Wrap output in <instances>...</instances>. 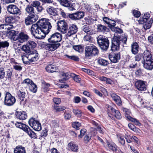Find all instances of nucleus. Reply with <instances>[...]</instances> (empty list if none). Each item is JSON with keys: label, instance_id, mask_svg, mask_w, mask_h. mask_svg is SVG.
<instances>
[{"label": "nucleus", "instance_id": "3c124183", "mask_svg": "<svg viewBox=\"0 0 153 153\" xmlns=\"http://www.w3.org/2000/svg\"><path fill=\"white\" fill-rule=\"evenodd\" d=\"M15 21V18L14 17L12 16L7 17L5 19L6 22L9 23H13Z\"/></svg>", "mask_w": 153, "mask_h": 153}, {"label": "nucleus", "instance_id": "6e6d98bb", "mask_svg": "<svg viewBox=\"0 0 153 153\" xmlns=\"http://www.w3.org/2000/svg\"><path fill=\"white\" fill-rule=\"evenodd\" d=\"M130 117V119L129 120L133 123L135 125L138 126H140L141 125V124L139 122V120L133 118L131 117Z\"/></svg>", "mask_w": 153, "mask_h": 153}, {"label": "nucleus", "instance_id": "ddd939ff", "mask_svg": "<svg viewBox=\"0 0 153 153\" xmlns=\"http://www.w3.org/2000/svg\"><path fill=\"white\" fill-rule=\"evenodd\" d=\"M78 30V28L76 25L72 24L69 27V30L68 33L65 35V39H68V38L74 34Z\"/></svg>", "mask_w": 153, "mask_h": 153}, {"label": "nucleus", "instance_id": "cd10ccee", "mask_svg": "<svg viewBox=\"0 0 153 153\" xmlns=\"http://www.w3.org/2000/svg\"><path fill=\"white\" fill-rule=\"evenodd\" d=\"M68 147L69 150L75 152H77L78 149L77 145L72 142L68 143Z\"/></svg>", "mask_w": 153, "mask_h": 153}, {"label": "nucleus", "instance_id": "c756f323", "mask_svg": "<svg viewBox=\"0 0 153 153\" xmlns=\"http://www.w3.org/2000/svg\"><path fill=\"white\" fill-rule=\"evenodd\" d=\"M131 51L134 54H136L138 52L139 46L136 42L133 43L131 45Z\"/></svg>", "mask_w": 153, "mask_h": 153}, {"label": "nucleus", "instance_id": "69168bd1", "mask_svg": "<svg viewBox=\"0 0 153 153\" xmlns=\"http://www.w3.org/2000/svg\"><path fill=\"white\" fill-rule=\"evenodd\" d=\"M6 78L10 79L12 76V70L11 69H8L7 70L6 69Z\"/></svg>", "mask_w": 153, "mask_h": 153}, {"label": "nucleus", "instance_id": "2f4dec72", "mask_svg": "<svg viewBox=\"0 0 153 153\" xmlns=\"http://www.w3.org/2000/svg\"><path fill=\"white\" fill-rule=\"evenodd\" d=\"M14 153H26L25 148L22 146H18L14 149Z\"/></svg>", "mask_w": 153, "mask_h": 153}, {"label": "nucleus", "instance_id": "7c9ffc66", "mask_svg": "<svg viewBox=\"0 0 153 153\" xmlns=\"http://www.w3.org/2000/svg\"><path fill=\"white\" fill-rule=\"evenodd\" d=\"M150 16V14L149 13H146L145 14L144 16L142 17H141L138 20L139 23L141 24H143L148 20L150 19L149 18Z\"/></svg>", "mask_w": 153, "mask_h": 153}, {"label": "nucleus", "instance_id": "9d476101", "mask_svg": "<svg viewBox=\"0 0 153 153\" xmlns=\"http://www.w3.org/2000/svg\"><path fill=\"white\" fill-rule=\"evenodd\" d=\"M30 126L35 130L39 131L41 129V126L38 121L35 120L34 118H31L28 121Z\"/></svg>", "mask_w": 153, "mask_h": 153}, {"label": "nucleus", "instance_id": "052dcab7", "mask_svg": "<svg viewBox=\"0 0 153 153\" xmlns=\"http://www.w3.org/2000/svg\"><path fill=\"white\" fill-rule=\"evenodd\" d=\"M71 76L73 78L74 80L77 82H79L81 81V79L79 76L74 74H71Z\"/></svg>", "mask_w": 153, "mask_h": 153}, {"label": "nucleus", "instance_id": "9b49d317", "mask_svg": "<svg viewBox=\"0 0 153 153\" xmlns=\"http://www.w3.org/2000/svg\"><path fill=\"white\" fill-rule=\"evenodd\" d=\"M29 39L28 36L23 33H19L16 41L14 42L13 46L18 45V46L20 45V43H22L26 41Z\"/></svg>", "mask_w": 153, "mask_h": 153}, {"label": "nucleus", "instance_id": "6e6552de", "mask_svg": "<svg viewBox=\"0 0 153 153\" xmlns=\"http://www.w3.org/2000/svg\"><path fill=\"white\" fill-rule=\"evenodd\" d=\"M62 5L68 7V9L71 10H75V4L73 1L68 0H57Z\"/></svg>", "mask_w": 153, "mask_h": 153}, {"label": "nucleus", "instance_id": "f8f14e48", "mask_svg": "<svg viewBox=\"0 0 153 153\" xmlns=\"http://www.w3.org/2000/svg\"><path fill=\"white\" fill-rule=\"evenodd\" d=\"M8 12L10 14L19 15L21 13L20 10L16 5L10 4L7 7Z\"/></svg>", "mask_w": 153, "mask_h": 153}, {"label": "nucleus", "instance_id": "a878e982", "mask_svg": "<svg viewBox=\"0 0 153 153\" xmlns=\"http://www.w3.org/2000/svg\"><path fill=\"white\" fill-rule=\"evenodd\" d=\"M71 74L69 73H61L60 75L61 79L59 80V81L61 82H64L66 80L70 78L71 76Z\"/></svg>", "mask_w": 153, "mask_h": 153}, {"label": "nucleus", "instance_id": "c85d7f7f", "mask_svg": "<svg viewBox=\"0 0 153 153\" xmlns=\"http://www.w3.org/2000/svg\"><path fill=\"white\" fill-rule=\"evenodd\" d=\"M46 11L50 15L56 16L58 15V11L57 9L53 7L48 8Z\"/></svg>", "mask_w": 153, "mask_h": 153}, {"label": "nucleus", "instance_id": "8fccbe9b", "mask_svg": "<svg viewBox=\"0 0 153 153\" xmlns=\"http://www.w3.org/2000/svg\"><path fill=\"white\" fill-rule=\"evenodd\" d=\"M73 112L76 116L78 117H80L82 114V112L81 110L77 109H73Z\"/></svg>", "mask_w": 153, "mask_h": 153}, {"label": "nucleus", "instance_id": "20e7f679", "mask_svg": "<svg viewBox=\"0 0 153 153\" xmlns=\"http://www.w3.org/2000/svg\"><path fill=\"white\" fill-rule=\"evenodd\" d=\"M98 53V49L94 45L90 44L85 48V56L88 58H90L93 56L97 55Z\"/></svg>", "mask_w": 153, "mask_h": 153}, {"label": "nucleus", "instance_id": "f704fd0d", "mask_svg": "<svg viewBox=\"0 0 153 153\" xmlns=\"http://www.w3.org/2000/svg\"><path fill=\"white\" fill-rule=\"evenodd\" d=\"M25 10L29 14V15H35V14L34 9L31 5H27L25 9Z\"/></svg>", "mask_w": 153, "mask_h": 153}, {"label": "nucleus", "instance_id": "4d7b16f0", "mask_svg": "<svg viewBox=\"0 0 153 153\" xmlns=\"http://www.w3.org/2000/svg\"><path fill=\"white\" fill-rule=\"evenodd\" d=\"M6 68L5 67L0 68V79L4 78L5 76Z\"/></svg>", "mask_w": 153, "mask_h": 153}, {"label": "nucleus", "instance_id": "a19ab883", "mask_svg": "<svg viewBox=\"0 0 153 153\" xmlns=\"http://www.w3.org/2000/svg\"><path fill=\"white\" fill-rule=\"evenodd\" d=\"M143 60L150 58L153 56L151 54V52L148 50H146L144 51L143 54Z\"/></svg>", "mask_w": 153, "mask_h": 153}, {"label": "nucleus", "instance_id": "4468645a", "mask_svg": "<svg viewBox=\"0 0 153 153\" xmlns=\"http://www.w3.org/2000/svg\"><path fill=\"white\" fill-rule=\"evenodd\" d=\"M29 59L30 63L35 62L39 59V55L36 51H32L30 53L28 54Z\"/></svg>", "mask_w": 153, "mask_h": 153}, {"label": "nucleus", "instance_id": "603ef678", "mask_svg": "<svg viewBox=\"0 0 153 153\" xmlns=\"http://www.w3.org/2000/svg\"><path fill=\"white\" fill-rule=\"evenodd\" d=\"M33 82L30 79L27 78L24 79L23 82H22L21 84L22 85H24L26 84L28 86H29L31 84L33 83Z\"/></svg>", "mask_w": 153, "mask_h": 153}, {"label": "nucleus", "instance_id": "dca6fc26", "mask_svg": "<svg viewBox=\"0 0 153 153\" xmlns=\"http://www.w3.org/2000/svg\"><path fill=\"white\" fill-rule=\"evenodd\" d=\"M84 13L82 12H79L69 15V17L72 20H78L82 18Z\"/></svg>", "mask_w": 153, "mask_h": 153}, {"label": "nucleus", "instance_id": "412c9836", "mask_svg": "<svg viewBox=\"0 0 153 153\" xmlns=\"http://www.w3.org/2000/svg\"><path fill=\"white\" fill-rule=\"evenodd\" d=\"M103 20L108 25V27L111 28V29L114 27V26L116 25L115 21L108 17H104L103 18Z\"/></svg>", "mask_w": 153, "mask_h": 153}, {"label": "nucleus", "instance_id": "c9c22d12", "mask_svg": "<svg viewBox=\"0 0 153 153\" xmlns=\"http://www.w3.org/2000/svg\"><path fill=\"white\" fill-rule=\"evenodd\" d=\"M153 22V19L152 18L150 19L146 22L143 24V27L145 29H148L150 28L151 27V25Z\"/></svg>", "mask_w": 153, "mask_h": 153}, {"label": "nucleus", "instance_id": "393cba45", "mask_svg": "<svg viewBox=\"0 0 153 153\" xmlns=\"http://www.w3.org/2000/svg\"><path fill=\"white\" fill-rule=\"evenodd\" d=\"M17 32L14 30H11L7 33L9 38L16 42V41L18 38V36L17 35Z\"/></svg>", "mask_w": 153, "mask_h": 153}, {"label": "nucleus", "instance_id": "de8ad7c7", "mask_svg": "<svg viewBox=\"0 0 153 153\" xmlns=\"http://www.w3.org/2000/svg\"><path fill=\"white\" fill-rule=\"evenodd\" d=\"M29 90L30 91L36 93L37 89V85L33 82V83L31 84L29 86Z\"/></svg>", "mask_w": 153, "mask_h": 153}, {"label": "nucleus", "instance_id": "473e14b6", "mask_svg": "<svg viewBox=\"0 0 153 153\" xmlns=\"http://www.w3.org/2000/svg\"><path fill=\"white\" fill-rule=\"evenodd\" d=\"M24 131L31 138H35L36 137V134L28 126L27 128Z\"/></svg>", "mask_w": 153, "mask_h": 153}, {"label": "nucleus", "instance_id": "09e8293b", "mask_svg": "<svg viewBox=\"0 0 153 153\" xmlns=\"http://www.w3.org/2000/svg\"><path fill=\"white\" fill-rule=\"evenodd\" d=\"M22 49L27 53V54L30 53L32 52L31 51V49L26 45H23L22 48Z\"/></svg>", "mask_w": 153, "mask_h": 153}, {"label": "nucleus", "instance_id": "2eb2a0df", "mask_svg": "<svg viewBox=\"0 0 153 153\" xmlns=\"http://www.w3.org/2000/svg\"><path fill=\"white\" fill-rule=\"evenodd\" d=\"M135 86L139 91H144L146 89V85L144 81L139 80L137 81L135 83Z\"/></svg>", "mask_w": 153, "mask_h": 153}, {"label": "nucleus", "instance_id": "6ab92c4d", "mask_svg": "<svg viewBox=\"0 0 153 153\" xmlns=\"http://www.w3.org/2000/svg\"><path fill=\"white\" fill-rule=\"evenodd\" d=\"M82 30L84 32L89 35H92L95 33V31L87 23L83 25L82 27Z\"/></svg>", "mask_w": 153, "mask_h": 153}, {"label": "nucleus", "instance_id": "c03bdc74", "mask_svg": "<svg viewBox=\"0 0 153 153\" xmlns=\"http://www.w3.org/2000/svg\"><path fill=\"white\" fill-rule=\"evenodd\" d=\"M72 48L75 51L79 53L82 52L84 50L83 47L81 45H74Z\"/></svg>", "mask_w": 153, "mask_h": 153}, {"label": "nucleus", "instance_id": "1a4fd4ad", "mask_svg": "<svg viewBox=\"0 0 153 153\" xmlns=\"http://www.w3.org/2000/svg\"><path fill=\"white\" fill-rule=\"evenodd\" d=\"M62 39L61 34L56 32L52 34L48 40L49 42L51 43H58Z\"/></svg>", "mask_w": 153, "mask_h": 153}, {"label": "nucleus", "instance_id": "7ed1b4c3", "mask_svg": "<svg viewBox=\"0 0 153 153\" xmlns=\"http://www.w3.org/2000/svg\"><path fill=\"white\" fill-rule=\"evenodd\" d=\"M98 44L101 49L106 51L109 46V41L108 38L102 35H100L97 38Z\"/></svg>", "mask_w": 153, "mask_h": 153}, {"label": "nucleus", "instance_id": "338daca9", "mask_svg": "<svg viewBox=\"0 0 153 153\" xmlns=\"http://www.w3.org/2000/svg\"><path fill=\"white\" fill-rule=\"evenodd\" d=\"M64 116L65 119H69L71 117V115L69 111L66 110L64 113Z\"/></svg>", "mask_w": 153, "mask_h": 153}, {"label": "nucleus", "instance_id": "bf43d9fd", "mask_svg": "<svg viewBox=\"0 0 153 153\" xmlns=\"http://www.w3.org/2000/svg\"><path fill=\"white\" fill-rule=\"evenodd\" d=\"M123 111L125 113V116L127 118V119L129 120L130 119L129 117H131L130 116V114H131L130 111L128 109L125 108L123 109Z\"/></svg>", "mask_w": 153, "mask_h": 153}, {"label": "nucleus", "instance_id": "423d86ee", "mask_svg": "<svg viewBox=\"0 0 153 153\" xmlns=\"http://www.w3.org/2000/svg\"><path fill=\"white\" fill-rule=\"evenodd\" d=\"M108 114V117L113 120L114 119V116L118 119H120L121 118V116L119 111L111 107H110Z\"/></svg>", "mask_w": 153, "mask_h": 153}, {"label": "nucleus", "instance_id": "b1692460", "mask_svg": "<svg viewBox=\"0 0 153 153\" xmlns=\"http://www.w3.org/2000/svg\"><path fill=\"white\" fill-rule=\"evenodd\" d=\"M60 44L59 43H52L47 44L46 48L49 51H53L57 49L59 46Z\"/></svg>", "mask_w": 153, "mask_h": 153}, {"label": "nucleus", "instance_id": "f3484780", "mask_svg": "<svg viewBox=\"0 0 153 153\" xmlns=\"http://www.w3.org/2000/svg\"><path fill=\"white\" fill-rule=\"evenodd\" d=\"M104 145L106 148H108L113 152H115L117 151V146L113 142H109L107 141Z\"/></svg>", "mask_w": 153, "mask_h": 153}, {"label": "nucleus", "instance_id": "774afa93", "mask_svg": "<svg viewBox=\"0 0 153 153\" xmlns=\"http://www.w3.org/2000/svg\"><path fill=\"white\" fill-rule=\"evenodd\" d=\"M65 56L68 59L71 60H74L75 61H78L79 60V59L78 56L74 55H72L71 56L66 55Z\"/></svg>", "mask_w": 153, "mask_h": 153}, {"label": "nucleus", "instance_id": "aec40b11", "mask_svg": "<svg viewBox=\"0 0 153 153\" xmlns=\"http://www.w3.org/2000/svg\"><path fill=\"white\" fill-rule=\"evenodd\" d=\"M36 20V19L35 18V15H28L25 19V22L26 25H28L32 24Z\"/></svg>", "mask_w": 153, "mask_h": 153}, {"label": "nucleus", "instance_id": "5701e85b", "mask_svg": "<svg viewBox=\"0 0 153 153\" xmlns=\"http://www.w3.org/2000/svg\"><path fill=\"white\" fill-rule=\"evenodd\" d=\"M16 117L20 120H24L27 117V114L24 111H17L16 114Z\"/></svg>", "mask_w": 153, "mask_h": 153}, {"label": "nucleus", "instance_id": "4be33fe9", "mask_svg": "<svg viewBox=\"0 0 153 153\" xmlns=\"http://www.w3.org/2000/svg\"><path fill=\"white\" fill-rule=\"evenodd\" d=\"M13 28V25L10 24H1L0 25V29L3 32H8L9 30H10Z\"/></svg>", "mask_w": 153, "mask_h": 153}, {"label": "nucleus", "instance_id": "0eeeda50", "mask_svg": "<svg viewBox=\"0 0 153 153\" xmlns=\"http://www.w3.org/2000/svg\"><path fill=\"white\" fill-rule=\"evenodd\" d=\"M16 102L15 97L9 92L6 93L4 98V103L6 105L10 106L13 105Z\"/></svg>", "mask_w": 153, "mask_h": 153}, {"label": "nucleus", "instance_id": "4c0bfd02", "mask_svg": "<svg viewBox=\"0 0 153 153\" xmlns=\"http://www.w3.org/2000/svg\"><path fill=\"white\" fill-rule=\"evenodd\" d=\"M15 125L16 127L22 129L24 131L26 130V129H27V126H28L21 122H17L16 123H15Z\"/></svg>", "mask_w": 153, "mask_h": 153}, {"label": "nucleus", "instance_id": "e2e57ef3", "mask_svg": "<svg viewBox=\"0 0 153 153\" xmlns=\"http://www.w3.org/2000/svg\"><path fill=\"white\" fill-rule=\"evenodd\" d=\"M50 85L48 83L46 82L44 83L43 84L42 86V90L44 91H46L49 90V87Z\"/></svg>", "mask_w": 153, "mask_h": 153}, {"label": "nucleus", "instance_id": "ea45409f", "mask_svg": "<svg viewBox=\"0 0 153 153\" xmlns=\"http://www.w3.org/2000/svg\"><path fill=\"white\" fill-rule=\"evenodd\" d=\"M46 70L48 72H53L56 71V68L53 65H49L46 66Z\"/></svg>", "mask_w": 153, "mask_h": 153}, {"label": "nucleus", "instance_id": "5fc2aeb1", "mask_svg": "<svg viewBox=\"0 0 153 153\" xmlns=\"http://www.w3.org/2000/svg\"><path fill=\"white\" fill-rule=\"evenodd\" d=\"M17 94L19 98L22 101L24 100L25 93L23 92H21L20 91H19L17 92Z\"/></svg>", "mask_w": 153, "mask_h": 153}, {"label": "nucleus", "instance_id": "a211bd4d", "mask_svg": "<svg viewBox=\"0 0 153 153\" xmlns=\"http://www.w3.org/2000/svg\"><path fill=\"white\" fill-rule=\"evenodd\" d=\"M109 58L111 62L116 63L120 59V54L119 53L110 54L109 56Z\"/></svg>", "mask_w": 153, "mask_h": 153}, {"label": "nucleus", "instance_id": "e433bc0d", "mask_svg": "<svg viewBox=\"0 0 153 153\" xmlns=\"http://www.w3.org/2000/svg\"><path fill=\"white\" fill-rule=\"evenodd\" d=\"M142 63L143 64V67L145 69L149 70L153 69V62H142Z\"/></svg>", "mask_w": 153, "mask_h": 153}, {"label": "nucleus", "instance_id": "58836bf2", "mask_svg": "<svg viewBox=\"0 0 153 153\" xmlns=\"http://www.w3.org/2000/svg\"><path fill=\"white\" fill-rule=\"evenodd\" d=\"M97 30L99 32H104L105 31H107L108 29L105 26L100 24L97 25Z\"/></svg>", "mask_w": 153, "mask_h": 153}, {"label": "nucleus", "instance_id": "72a5a7b5", "mask_svg": "<svg viewBox=\"0 0 153 153\" xmlns=\"http://www.w3.org/2000/svg\"><path fill=\"white\" fill-rule=\"evenodd\" d=\"M24 131L31 138H35L36 137V134L28 126L27 128Z\"/></svg>", "mask_w": 153, "mask_h": 153}, {"label": "nucleus", "instance_id": "f03ea898", "mask_svg": "<svg viewBox=\"0 0 153 153\" xmlns=\"http://www.w3.org/2000/svg\"><path fill=\"white\" fill-rule=\"evenodd\" d=\"M127 38V35L125 34L121 36L115 35L112 40L111 47L112 51H114L119 50L120 45H123V44H126Z\"/></svg>", "mask_w": 153, "mask_h": 153}, {"label": "nucleus", "instance_id": "0e129e2a", "mask_svg": "<svg viewBox=\"0 0 153 153\" xmlns=\"http://www.w3.org/2000/svg\"><path fill=\"white\" fill-rule=\"evenodd\" d=\"M13 65V68L15 70L18 71H21L22 69V67L19 64L15 62Z\"/></svg>", "mask_w": 153, "mask_h": 153}, {"label": "nucleus", "instance_id": "864d4df0", "mask_svg": "<svg viewBox=\"0 0 153 153\" xmlns=\"http://www.w3.org/2000/svg\"><path fill=\"white\" fill-rule=\"evenodd\" d=\"M111 30H112L114 31L115 33L114 34V36L115 34L116 36H120L119 34L123 33L122 30L119 28H117L116 27H114V28H112Z\"/></svg>", "mask_w": 153, "mask_h": 153}, {"label": "nucleus", "instance_id": "f257e3e1", "mask_svg": "<svg viewBox=\"0 0 153 153\" xmlns=\"http://www.w3.org/2000/svg\"><path fill=\"white\" fill-rule=\"evenodd\" d=\"M52 26L48 20L42 19L36 24H33L30 28L31 33L36 39H43L48 34Z\"/></svg>", "mask_w": 153, "mask_h": 153}, {"label": "nucleus", "instance_id": "13d9d810", "mask_svg": "<svg viewBox=\"0 0 153 153\" xmlns=\"http://www.w3.org/2000/svg\"><path fill=\"white\" fill-rule=\"evenodd\" d=\"M66 108L65 107L63 106H58L54 105V109L57 112L63 111Z\"/></svg>", "mask_w": 153, "mask_h": 153}, {"label": "nucleus", "instance_id": "680f3d73", "mask_svg": "<svg viewBox=\"0 0 153 153\" xmlns=\"http://www.w3.org/2000/svg\"><path fill=\"white\" fill-rule=\"evenodd\" d=\"M118 138L119 143L122 145L123 146L125 144V143L123 136L119 135L118 136Z\"/></svg>", "mask_w": 153, "mask_h": 153}, {"label": "nucleus", "instance_id": "39448f33", "mask_svg": "<svg viewBox=\"0 0 153 153\" xmlns=\"http://www.w3.org/2000/svg\"><path fill=\"white\" fill-rule=\"evenodd\" d=\"M57 29L62 33H65L68 31V26L67 23L64 20H59L56 23Z\"/></svg>", "mask_w": 153, "mask_h": 153}, {"label": "nucleus", "instance_id": "37998d69", "mask_svg": "<svg viewBox=\"0 0 153 153\" xmlns=\"http://www.w3.org/2000/svg\"><path fill=\"white\" fill-rule=\"evenodd\" d=\"M29 54H27L25 55L22 56V59L23 63L25 64H28L30 63L29 59Z\"/></svg>", "mask_w": 153, "mask_h": 153}, {"label": "nucleus", "instance_id": "bb28decb", "mask_svg": "<svg viewBox=\"0 0 153 153\" xmlns=\"http://www.w3.org/2000/svg\"><path fill=\"white\" fill-rule=\"evenodd\" d=\"M111 96L113 100L117 105H122V101L119 96L114 93H111Z\"/></svg>", "mask_w": 153, "mask_h": 153}, {"label": "nucleus", "instance_id": "49530a36", "mask_svg": "<svg viewBox=\"0 0 153 153\" xmlns=\"http://www.w3.org/2000/svg\"><path fill=\"white\" fill-rule=\"evenodd\" d=\"M97 62L99 64L103 66H106L108 64V61L102 58L99 59Z\"/></svg>", "mask_w": 153, "mask_h": 153}, {"label": "nucleus", "instance_id": "a18cd8bd", "mask_svg": "<svg viewBox=\"0 0 153 153\" xmlns=\"http://www.w3.org/2000/svg\"><path fill=\"white\" fill-rule=\"evenodd\" d=\"M26 45L28 46L30 48L32 49L36 47V43L33 41L30 40L26 44Z\"/></svg>", "mask_w": 153, "mask_h": 153}, {"label": "nucleus", "instance_id": "79ce46f5", "mask_svg": "<svg viewBox=\"0 0 153 153\" xmlns=\"http://www.w3.org/2000/svg\"><path fill=\"white\" fill-rule=\"evenodd\" d=\"M9 45V43L7 41H0V51L3 50L4 48H7Z\"/></svg>", "mask_w": 153, "mask_h": 153}]
</instances>
